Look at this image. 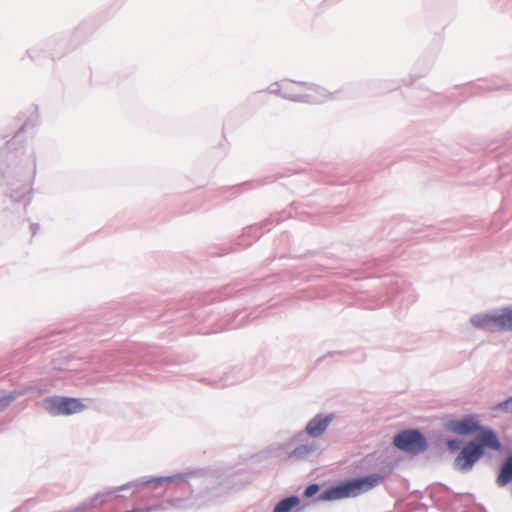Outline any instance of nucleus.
<instances>
[{"instance_id":"nucleus-1","label":"nucleus","mask_w":512,"mask_h":512,"mask_svg":"<svg viewBox=\"0 0 512 512\" xmlns=\"http://www.w3.org/2000/svg\"><path fill=\"white\" fill-rule=\"evenodd\" d=\"M500 447L498 437L493 431H482L478 435L477 441H470L463 447L455 458V467L462 471H468L484 455L485 448L499 450Z\"/></svg>"},{"instance_id":"nucleus-2","label":"nucleus","mask_w":512,"mask_h":512,"mask_svg":"<svg viewBox=\"0 0 512 512\" xmlns=\"http://www.w3.org/2000/svg\"><path fill=\"white\" fill-rule=\"evenodd\" d=\"M383 481V477L378 474H372L364 478L348 481L339 486L326 490L321 498L323 500H338L349 497H356L366 492Z\"/></svg>"},{"instance_id":"nucleus-3","label":"nucleus","mask_w":512,"mask_h":512,"mask_svg":"<svg viewBox=\"0 0 512 512\" xmlns=\"http://www.w3.org/2000/svg\"><path fill=\"white\" fill-rule=\"evenodd\" d=\"M44 409L52 416H69L85 410L81 399L73 397L52 396L43 400Z\"/></svg>"},{"instance_id":"nucleus-4","label":"nucleus","mask_w":512,"mask_h":512,"mask_svg":"<svg viewBox=\"0 0 512 512\" xmlns=\"http://www.w3.org/2000/svg\"><path fill=\"white\" fill-rule=\"evenodd\" d=\"M445 430L458 434V435H480L482 431H492L491 429L483 428L479 416L467 415L460 419H450L444 422Z\"/></svg>"},{"instance_id":"nucleus-5","label":"nucleus","mask_w":512,"mask_h":512,"mask_svg":"<svg viewBox=\"0 0 512 512\" xmlns=\"http://www.w3.org/2000/svg\"><path fill=\"white\" fill-rule=\"evenodd\" d=\"M394 445L400 450L418 454L425 450V438L416 430H405L393 439Z\"/></svg>"},{"instance_id":"nucleus-6","label":"nucleus","mask_w":512,"mask_h":512,"mask_svg":"<svg viewBox=\"0 0 512 512\" xmlns=\"http://www.w3.org/2000/svg\"><path fill=\"white\" fill-rule=\"evenodd\" d=\"M282 90L285 96L294 101H302L322 96L323 89L317 86L307 85L294 81H286Z\"/></svg>"},{"instance_id":"nucleus-7","label":"nucleus","mask_w":512,"mask_h":512,"mask_svg":"<svg viewBox=\"0 0 512 512\" xmlns=\"http://www.w3.org/2000/svg\"><path fill=\"white\" fill-rule=\"evenodd\" d=\"M499 314L496 313H486V314H477L471 318V323L473 326L479 329L488 330V331H499Z\"/></svg>"},{"instance_id":"nucleus-8","label":"nucleus","mask_w":512,"mask_h":512,"mask_svg":"<svg viewBox=\"0 0 512 512\" xmlns=\"http://www.w3.org/2000/svg\"><path fill=\"white\" fill-rule=\"evenodd\" d=\"M331 420L332 416L317 415L308 422L306 432L311 437H319L325 432Z\"/></svg>"},{"instance_id":"nucleus-9","label":"nucleus","mask_w":512,"mask_h":512,"mask_svg":"<svg viewBox=\"0 0 512 512\" xmlns=\"http://www.w3.org/2000/svg\"><path fill=\"white\" fill-rule=\"evenodd\" d=\"M121 489H123V487L116 489V491L121 490ZM114 492H115V490L97 493L89 501L83 503L80 509L85 511V510L102 507L105 503L108 502V497L111 496Z\"/></svg>"},{"instance_id":"nucleus-10","label":"nucleus","mask_w":512,"mask_h":512,"mask_svg":"<svg viewBox=\"0 0 512 512\" xmlns=\"http://www.w3.org/2000/svg\"><path fill=\"white\" fill-rule=\"evenodd\" d=\"M512 481V455L509 456L502 465L497 477V484L505 486Z\"/></svg>"},{"instance_id":"nucleus-11","label":"nucleus","mask_w":512,"mask_h":512,"mask_svg":"<svg viewBox=\"0 0 512 512\" xmlns=\"http://www.w3.org/2000/svg\"><path fill=\"white\" fill-rule=\"evenodd\" d=\"M499 314V331H512V308L502 309Z\"/></svg>"},{"instance_id":"nucleus-12","label":"nucleus","mask_w":512,"mask_h":512,"mask_svg":"<svg viewBox=\"0 0 512 512\" xmlns=\"http://www.w3.org/2000/svg\"><path fill=\"white\" fill-rule=\"evenodd\" d=\"M299 502L300 500L296 496L285 498L275 506L274 512H290Z\"/></svg>"},{"instance_id":"nucleus-13","label":"nucleus","mask_w":512,"mask_h":512,"mask_svg":"<svg viewBox=\"0 0 512 512\" xmlns=\"http://www.w3.org/2000/svg\"><path fill=\"white\" fill-rule=\"evenodd\" d=\"M318 490H319V487L317 484H311L305 489L304 495L306 497H311V496L315 495L318 492Z\"/></svg>"},{"instance_id":"nucleus-14","label":"nucleus","mask_w":512,"mask_h":512,"mask_svg":"<svg viewBox=\"0 0 512 512\" xmlns=\"http://www.w3.org/2000/svg\"><path fill=\"white\" fill-rule=\"evenodd\" d=\"M13 400L11 395L0 398V411L7 407Z\"/></svg>"},{"instance_id":"nucleus-15","label":"nucleus","mask_w":512,"mask_h":512,"mask_svg":"<svg viewBox=\"0 0 512 512\" xmlns=\"http://www.w3.org/2000/svg\"><path fill=\"white\" fill-rule=\"evenodd\" d=\"M447 446L452 452H454L460 448V442L458 440H448Z\"/></svg>"},{"instance_id":"nucleus-16","label":"nucleus","mask_w":512,"mask_h":512,"mask_svg":"<svg viewBox=\"0 0 512 512\" xmlns=\"http://www.w3.org/2000/svg\"><path fill=\"white\" fill-rule=\"evenodd\" d=\"M500 406L503 410L512 412V397L504 401Z\"/></svg>"}]
</instances>
